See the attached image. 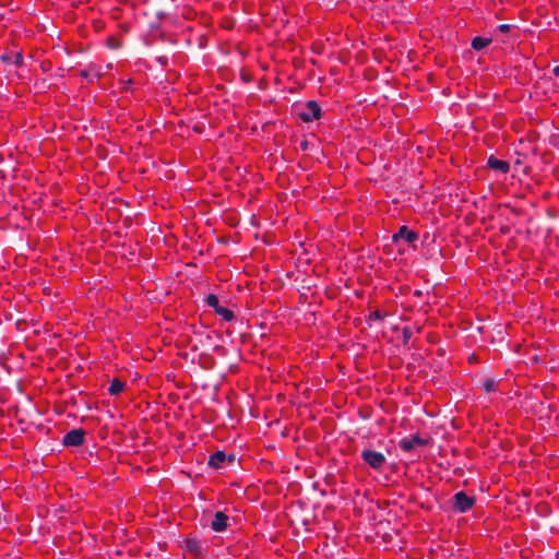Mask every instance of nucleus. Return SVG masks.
Listing matches in <instances>:
<instances>
[{
	"instance_id": "21",
	"label": "nucleus",
	"mask_w": 559,
	"mask_h": 559,
	"mask_svg": "<svg viewBox=\"0 0 559 559\" xmlns=\"http://www.w3.org/2000/svg\"><path fill=\"white\" fill-rule=\"evenodd\" d=\"M412 335H413L412 329L408 326H405L403 329V338H404L405 344L408 342V340L412 337Z\"/></svg>"
},
{
	"instance_id": "14",
	"label": "nucleus",
	"mask_w": 559,
	"mask_h": 559,
	"mask_svg": "<svg viewBox=\"0 0 559 559\" xmlns=\"http://www.w3.org/2000/svg\"><path fill=\"white\" fill-rule=\"evenodd\" d=\"M123 40L120 34L110 35L106 39V45L110 49H118L122 46Z\"/></svg>"
},
{
	"instance_id": "2",
	"label": "nucleus",
	"mask_w": 559,
	"mask_h": 559,
	"mask_svg": "<svg viewBox=\"0 0 559 559\" xmlns=\"http://www.w3.org/2000/svg\"><path fill=\"white\" fill-rule=\"evenodd\" d=\"M476 498L468 496L465 491L461 490L454 493L452 501V509L460 513H465L474 508Z\"/></svg>"
},
{
	"instance_id": "10",
	"label": "nucleus",
	"mask_w": 559,
	"mask_h": 559,
	"mask_svg": "<svg viewBox=\"0 0 559 559\" xmlns=\"http://www.w3.org/2000/svg\"><path fill=\"white\" fill-rule=\"evenodd\" d=\"M226 461L224 451H216L209 457V465L214 468H221Z\"/></svg>"
},
{
	"instance_id": "26",
	"label": "nucleus",
	"mask_w": 559,
	"mask_h": 559,
	"mask_svg": "<svg viewBox=\"0 0 559 559\" xmlns=\"http://www.w3.org/2000/svg\"><path fill=\"white\" fill-rule=\"evenodd\" d=\"M521 165H522V160L520 158L515 159L514 167L516 168L518 166H521Z\"/></svg>"
},
{
	"instance_id": "7",
	"label": "nucleus",
	"mask_w": 559,
	"mask_h": 559,
	"mask_svg": "<svg viewBox=\"0 0 559 559\" xmlns=\"http://www.w3.org/2000/svg\"><path fill=\"white\" fill-rule=\"evenodd\" d=\"M419 238L418 233L409 229L406 225H402L396 234L393 235V240L399 241L403 239L407 243H414Z\"/></svg>"
},
{
	"instance_id": "13",
	"label": "nucleus",
	"mask_w": 559,
	"mask_h": 559,
	"mask_svg": "<svg viewBox=\"0 0 559 559\" xmlns=\"http://www.w3.org/2000/svg\"><path fill=\"white\" fill-rule=\"evenodd\" d=\"M491 44V38L476 36L472 39L471 46L474 50H481Z\"/></svg>"
},
{
	"instance_id": "22",
	"label": "nucleus",
	"mask_w": 559,
	"mask_h": 559,
	"mask_svg": "<svg viewBox=\"0 0 559 559\" xmlns=\"http://www.w3.org/2000/svg\"><path fill=\"white\" fill-rule=\"evenodd\" d=\"M467 361H468V364H471V365H472V364H479V362H480V358H479V356H478L477 354L473 353V354H471V355L468 356Z\"/></svg>"
},
{
	"instance_id": "19",
	"label": "nucleus",
	"mask_w": 559,
	"mask_h": 559,
	"mask_svg": "<svg viewBox=\"0 0 559 559\" xmlns=\"http://www.w3.org/2000/svg\"><path fill=\"white\" fill-rule=\"evenodd\" d=\"M385 314H383L379 309H376L369 313L367 317V322L370 323L376 320H383Z\"/></svg>"
},
{
	"instance_id": "12",
	"label": "nucleus",
	"mask_w": 559,
	"mask_h": 559,
	"mask_svg": "<svg viewBox=\"0 0 559 559\" xmlns=\"http://www.w3.org/2000/svg\"><path fill=\"white\" fill-rule=\"evenodd\" d=\"M126 389V382L120 380L119 378H114L110 381V385L108 388V393L110 395H118L123 392Z\"/></svg>"
},
{
	"instance_id": "25",
	"label": "nucleus",
	"mask_w": 559,
	"mask_h": 559,
	"mask_svg": "<svg viewBox=\"0 0 559 559\" xmlns=\"http://www.w3.org/2000/svg\"><path fill=\"white\" fill-rule=\"evenodd\" d=\"M552 73L555 74V76L559 78V66H556V67L552 69Z\"/></svg>"
},
{
	"instance_id": "5",
	"label": "nucleus",
	"mask_w": 559,
	"mask_h": 559,
	"mask_svg": "<svg viewBox=\"0 0 559 559\" xmlns=\"http://www.w3.org/2000/svg\"><path fill=\"white\" fill-rule=\"evenodd\" d=\"M182 547L194 558H200L204 554L201 539L194 535H187L182 540Z\"/></svg>"
},
{
	"instance_id": "24",
	"label": "nucleus",
	"mask_w": 559,
	"mask_h": 559,
	"mask_svg": "<svg viewBox=\"0 0 559 559\" xmlns=\"http://www.w3.org/2000/svg\"><path fill=\"white\" fill-rule=\"evenodd\" d=\"M0 60L3 63H10L12 61L11 55L9 52H4L0 56Z\"/></svg>"
},
{
	"instance_id": "20",
	"label": "nucleus",
	"mask_w": 559,
	"mask_h": 559,
	"mask_svg": "<svg viewBox=\"0 0 559 559\" xmlns=\"http://www.w3.org/2000/svg\"><path fill=\"white\" fill-rule=\"evenodd\" d=\"M14 64L17 67V68H21L23 66V52L22 51H17L15 55H14V60H13Z\"/></svg>"
},
{
	"instance_id": "3",
	"label": "nucleus",
	"mask_w": 559,
	"mask_h": 559,
	"mask_svg": "<svg viewBox=\"0 0 559 559\" xmlns=\"http://www.w3.org/2000/svg\"><path fill=\"white\" fill-rule=\"evenodd\" d=\"M361 460L374 471H381L386 463V459L381 452L371 449H365L361 452Z\"/></svg>"
},
{
	"instance_id": "17",
	"label": "nucleus",
	"mask_w": 559,
	"mask_h": 559,
	"mask_svg": "<svg viewBox=\"0 0 559 559\" xmlns=\"http://www.w3.org/2000/svg\"><path fill=\"white\" fill-rule=\"evenodd\" d=\"M205 304L210 308H212L214 310V312L216 311V309H218L221 307L218 298H217V296L215 294H209L205 297Z\"/></svg>"
},
{
	"instance_id": "27",
	"label": "nucleus",
	"mask_w": 559,
	"mask_h": 559,
	"mask_svg": "<svg viewBox=\"0 0 559 559\" xmlns=\"http://www.w3.org/2000/svg\"><path fill=\"white\" fill-rule=\"evenodd\" d=\"M530 171H531V167H530V166H526V167L523 169V173H524L525 175L530 174Z\"/></svg>"
},
{
	"instance_id": "15",
	"label": "nucleus",
	"mask_w": 559,
	"mask_h": 559,
	"mask_svg": "<svg viewBox=\"0 0 559 559\" xmlns=\"http://www.w3.org/2000/svg\"><path fill=\"white\" fill-rule=\"evenodd\" d=\"M100 67L95 63H91L87 69H83L80 71V76L84 79H88L90 74H94L95 76H100Z\"/></svg>"
},
{
	"instance_id": "4",
	"label": "nucleus",
	"mask_w": 559,
	"mask_h": 559,
	"mask_svg": "<svg viewBox=\"0 0 559 559\" xmlns=\"http://www.w3.org/2000/svg\"><path fill=\"white\" fill-rule=\"evenodd\" d=\"M299 119L302 122H312L319 120L322 117V109L317 100H308L305 104V110L298 114Z\"/></svg>"
},
{
	"instance_id": "11",
	"label": "nucleus",
	"mask_w": 559,
	"mask_h": 559,
	"mask_svg": "<svg viewBox=\"0 0 559 559\" xmlns=\"http://www.w3.org/2000/svg\"><path fill=\"white\" fill-rule=\"evenodd\" d=\"M500 380H496L495 378L487 377L481 382V390L485 393H492L499 390Z\"/></svg>"
},
{
	"instance_id": "1",
	"label": "nucleus",
	"mask_w": 559,
	"mask_h": 559,
	"mask_svg": "<svg viewBox=\"0 0 559 559\" xmlns=\"http://www.w3.org/2000/svg\"><path fill=\"white\" fill-rule=\"evenodd\" d=\"M432 442V438L429 435L425 437L419 433L412 435L409 437H405L399 441V447L404 452H411L416 447H427Z\"/></svg>"
},
{
	"instance_id": "9",
	"label": "nucleus",
	"mask_w": 559,
	"mask_h": 559,
	"mask_svg": "<svg viewBox=\"0 0 559 559\" xmlns=\"http://www.w3.org/2000/svg\"><path fill=\"white\" fill-rule=\"evenodd\" d=\"M487 166L490 169L507 174L510 170V164L507 160L497 158L495 155H490L487 159Z\"/></svg>"
},
{
	"instance_id": "18",
	"label": "nucleus",
	"mask_w": 559,
	"mask_h": 559,
	"mask_svg": "<svg viewBox=\"0 0 559 559\" xmlns=\"http://www.w3.org/2000/svg\"><path fill=\"white\" fill-rule=\"evenodd\" d=\"M540 139V134L537 130H528L525 134V140L530 143H536Z\"/></svg>"
},
{
	"instance_id": "16",
	"label": "nucleus",
	"mask_w": 559,
	"mask_h": 559,
	"mask_svg": "<svg viewBox=\"0 0 559 559\" xmlns=\"http://www.w3.org/2000/svg\"><path fill=\"white\" fill-rule=\"evenodd\" d=\"M215 313L217 316H221L225 321L230 322L235 319V313L233 310L221 306L218 309H216Z\"/></svg>"
},
{
	"instance_id": "6",
	"label": "nucleus",
	"mask_w": 559,
	"mask_h": 559,
	"mask_svg": "<svg viewBox=\"0 0 559 559\" xmlns=\"http://www.w3.org/2000/svg\"><path fill=\"white\" fill-rule=\"evenodd\" d=\"M85 430L83 428L68 431L62 439L64 447H81L85 442Z\"/></svg>"
},
{
	"instance_id": "8",
	"label": "nucleus",
	"mask_w": 559,
	"mask_h": 559,
	"mask_svg": "<svg viewBox=\"0 0 559 559\" xmlns=\"http://www.w3.org/2000/svg\"><path fill=\"white\" fill-rule=\"evenodd\" d=\"M228 515L223 511H217L214 514V518L211 522V528L214 532H224L228 527Z\"/></svg>"
},
{
	"instance_id": "23",
	"label": "nucleus",
	"mask_w": 559,
	"mask_h": 559,
	"mask_svg": "<svg viewBox=\"0 0 559 559\" xmlns=\"http://www.w3.org/2000/svg\"><path fill=\"white\" fill-rule=\"evenodd\" d=\"M511 28H512V26H511V25H509V24H500V25L498 26V31H499V32H501V33H503V34L509 33V32L511 31Z\"/></svg>"
}]
</instances>
